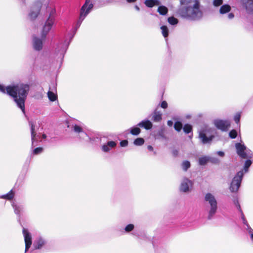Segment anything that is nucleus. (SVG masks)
Returning <instances> with one entry per match:
<instances>
[{
  "label": "nucleus",
  "mask_w": 253,
  "mask_h": 253,
  "mask_svg": "<svg viewBox=\"0 0 253 253\" xmlns=\"http://www.w3.org/2000/svg\"><path fill=\"white\" fill-rule=\"evenodd\" d=\"M128 2H135L136 0H126Z\"/></svg>",
  "instance_id": "54"
},
{
  "label": "nucleus",
  "mask_w": 253,
  "mask_h": 253,
  "mask_svg": "<svg viewBox=\"0 0 253 253\" xmlns=\"http://www.w3.org/2000/svg\"><path fill=\"white\" fill-rule=\"evenodd\" d=\"M168 21L172 25H176L178 23V20L173 16L168 18Z\"/></svg>",
  "instance_id": "31"
},
{
  "label": "nucleus",
  "mask_w": 253,
  "mask_h": 253,
  "mask_svg": "<svg viewBox=\"0 0 253 253\" xmlns=\"http://www.w3.org/2000/svg\"><path fill=\"white\" fill-rule=\"evenodd\" d=\"M30 86L27 84H12L6 86L0 84V92L11 96L23 114H25V102L26 100Z\"/></svg>",
  "instance_id": "1"
},
{
  "label": "nucleus",
  "mask_w": 253,
  "mask_h": 253,
  "mask_svg": "<svg viewBox=\"0 0 253 253\" xmlns=\"http://www.w3.org/2000/svg\"><path fill=\"white\" fill-rule=\"evenodd\" d=\"M245 228L250 235L253 233V229L250 226L249 224L246 226Z\"/></svg>",
  "instance_id": "43"
},
{
  "label": "nucleus",
  "mask_w": 253,
  "mask_h": 253,
  "mask_svg": "<svg viewBox=\"0 0 253 253\" xmlns=\"http://www.w3.org/2000/svg\"><path fill=\"white\" fill-rule=\"evenodd\" d=\"M66 47L65 48V49L64 50H62V52H65V51H66Z\"/></svg>",
  "instance_id": "58"
},
{
  "label": "nucleus",
  "mask_w": 253,
  "mask_h": 253,
  "mask_svg": "<svg viewBox=\"0 0 253 253\" xmlns=\"http://www.w3.org/2000/svg\"><path fill=\"white\" fill-rule=\"evenodd\" d=\"M23 234L24 237V241L25 243V251L27 252L32 245V237L31 234L28 231L25 229H23Z\"/></svg>",
  "instance_id": "12"
},
{
  "label": "nucleus",
  "mask_w": 253,
  "mask_h": 253,
  "mask_svg": "<svg viewBox=\"0 0 253 253\" xmlns=\"http://www.w3.org/2000/svg\"><path fill=\"white\" fill-rule=\"evenodd\" d=\"M240 118H241V113H237L234 116V120L237 124H238L240 122Z\"/></svg>",
  "instance_id": "40"
},
{
  "label": "nucleus",
  "mask_w": 253,
  "mask_h": 253,
  "mask_svg": "<svg viewBox=\"0 0 253 253\" xmlns=\"http://www.w3.org/2000/svg\"><path fill=\"white\" fill-rule=\"evenodd\" d=\"M192 2V0H180V3L182 6H185V5H189Z\"/></svg>",
  "instance_id": "37"
},
{
  "label": "nucleus",
  "mask_w": 253,
  "mask_h": 253,
  "mask_svg": "<svg viewBox=\"0 0 253 253\" xmlns=\"http://www.w3.org/2000/svg\"><path fill=\"white\" fill-rule=\"evenodd\" d=\"M217 154H218V155H219V156H221V157H223L224 155V153L222 151H218L217 152Z\"/></svg>",
  "instance_id": "48"
},
{
  "label": "nucleus",
  "mask_w": 253,
  "mask_h": 253,
  "mask_svg": "<svg viewBox=\"0 0 253 253\" xmlns=\"http://www.w3.org/2000/svg\"><path fill=\"white\" fill-rule=\"evenodd\" d=\"M93 6L91 0H85V2L82 6L80 14V17L77 22L76 30L81 26L82 22L84 19L87 14L90 12Z\"/></svg>",
  "instance_id": "5"
},
{
  "label": "nucleus",
  "mask_w": 253,
  "mask_h": 253,
  "mask_svg": "<svg viewBox=\"0 0 253 253\" xmlns=\"http://www.w3.org/2000/svg\"><path fill=\"white\" fill-rule=\"evenodd\" d=\"M55 13V9L54 8H52L51 9V11H50V14L49 16H51V17H53V15L54 14V13Z\"/></svg>",
  "instance_id": "47"
},
{
  "label": "nucleus",
  "mask_w": 253,
  "mask_h": 253,
  "mask_svg": "<svg viewBox=\"0 0 253 253\" xmlns=\"http://www.w3.org/2000/svg\"><path fill=\"white\" fill-rule=\"evenodd\" d=\"M218 160L208 156H204L199 159V164L200 165L203 166L206 165L208 162H211L212 163H216Z\"/></svg>",
  "instance_id": "16"
},
{
  "label": "nucleus",
  "mask_w": 253,
  "mask_h": 253,
  "mask_svg": "<svg viewBox=\"0 0 253 253\" xmlns=\"http://www.w3.org/2000/svg\"><path fill=\"white\" fill-rule=\"evenodd\" d=\"M192 126L189 124L185 125L183 127V130L186 133H189L192 131Z\"/></svg>",
  "instance_id": "35"
},
{
  "label": "nucleus",
  "mask_w": 253,
  "mask_h": 253,
  "mask_svg": "<svg viewBox=\"0 0 253 253\" xmlns=\"http://www.w3.org/2000/svg\"><path fill=\"white\" fill-rule=\"evenodd\" d=\"M243 220V223H244V224L245 225V226H247V225H248L249 224L248 223V222L246 220V218H244Z\"/></svg>",
  "instance_id": "52"
},
{
  "label": "nucleus",
  "mask_w": 253,
  "mask_h": 253,
  "mask_svg": "<svg viewBox=\"0 0 253 253\" xmlns=\"http://www.w3.org/2000/svg\"><path fill=\"white\" fill-rule=\"evenodd\" d=\"M193 186V182L187 178H183L181 181L180 190L184 193L190 192Z\"/></svg>",
  "instance_id": "9"
},
{
  "label": "nucleus",
  "mask_w": 253,
  "mask_h": 253,
  "mask_svg": "<svg viewBox=\"0 0 253 253\" xmlns=\"http://www.w3.org/2000/svg\"><path fill=\"white\" fill-rule=\"evenodd\" d=\"M190 167V163L188 161H185L182 163V168L183 169L186 171L188 168Z\"/></svg>",
  "instance_id": "33"
},
{
  "label": "nucleus",
  "mask_w": 253,
  "mask_h": 253,
  "mask_svg": "<svg viewBox=\"0 0 253 253\" xmlns=\"http://www.w3.org/2000/svg\"><path fill=\"white\" fill-rule=\"evenodd\" d=\"M243 175V171L241 170L239 171L233 178L230 186V189L232 192H236L238 190Z\"/></svg>",
  "instance_id": "6"
},
{
  "label": "nucleus",
  "mask_w": 253,
  "mask_h": 253,
  "mask_svg": "<svg viewBox=\"0 0 253 253\" xmlns=\"http://www.w3.org/2000/svg\"><path fill=\"white\" fill-rule=\"evenodd\" d=\"M205 201L208 205V219H211L216 213L217 210V202L214 196L208 193L205 196Z\"/></svg>",
  "instance_id": "4"
},
{
  "label": "nucleus",
  "mask_w": 253,
  "mask_h": 253,
  "mask_svg": "<svg viewBox=\"0 0 253 253\" xmlns=\"http://www.w3.org/2000/svg\"><path fill=\"white\" fill-rule=\"evenodd\" d=\"M167 124L169 126H171L173 125V122L172 121L169 120L168 121Z\"/></svg>",
  "instance_id": "50"
},
{
  "label": "nucleus",
  "mask_w": 253,
  "mask_h": 253,
  "mask_svg": "<svg viewBox=\"0 0 253 253\" xmlns=\"http://www.w3.org/2000/svg\"><path fill=\"white\" fill-rule=\"evenodd\" d=\"M140 129L137 127H132L130 129V133L132 135H137L140 133Z\"/></svg>",
  "instance_id": "30"
},
{
  "label": "nucleus",
  "mask_w": 253,
  "mask_h": 253,
  "mask_svg": "<svg viewBox=\"0 0 253 253\" xmlns=\"http://www.w3.org/2000/svg\"><path fill=\"white\" fill-rule=\"evenodd\" d=\"M29 125L31 126V137H32V146L34 145L35 141H38V135L37 136V134L35 131V126L32 122H29Z\"/></svg>",
  "instance_id": "19"
},
{
  "label": "nucleus",
  "mask_w": 253,
  "mask_h": 253,
  "mask_svg": "<svg viewBox=\"0 0 253 253\" xmlns=\"http://www.w3.org/2000/svg\"><path fill=\"white\" fill-rule=\"evenodd\" d=\"M12 206L14 209V212L18 216L20 215L21 212L23 210V207L22 206L17 205L14 203H12Z\"/></svg>",
  "instance_id": "23"
},
{
  "label": "nucleus",
  "mask_w": 253,
  "mask_h": 253,
  "mask_svg": "<svg viewBox=\"0 0 253 253\" xmlns=\"http://www.w3.org/2000/svg\"><path fill=\"white\" fill-rule=\"evenodd\" d=\"M42 151H43V148L42 147H38V148H35L33 150V153L34 155H38V154L42 153Z\"/></svg>",
  "instance_id": "39"
},
{
  "label": "nucleus",
  "mask_w": 253,
  "mask_h": 253,
  "mask_svg": "<svg viewBox=\"0 0 253 253\" xmlns=\"http://www.w3.org/2000/svg\"><path fill=\"white\" fill-rule=\"evenodd\" d=\"M250 237L252 241L253 242V233L250 234Z\"/></svg>",
  "instance_id": "56"
},
{
  "label": "nucleus",
  "mask_w": 253,
  "mask_h": 253,
  "mask_svg": "<svg viewBox=\"0 0 253 253\" xmlns=\"http://www.w3.org/2000/svg\"><path fill=\"white\" fill-rule=\"evenodd\" d=\"M154 155H156V152H154Z\"/></svg>",
  "instance_id": "59"
},
{
  "label": "nucleus",
  "mask_w": 253,
  "mask_h": 253,
  "mask_svg": "<svg viewBox=\"0 0 253 253\" xmlns=\"http://www.w3.org/2000/svg\"><path fill=\"white\" fill-rule=\"evenodd\" d=\"M144 143V140L142 138H137L134 141V144L137 146H141L143 145Z\"/></svg>",
  "instance_id": "32"
},
{
  "label": "nucleus",
  "mask_w": 253,
  "mask_h": 253,
  "mask_svg": "<svg viewBox=\"0 0 253 253\" xmlns=\"http://www.w3.org/2000/svg\"><path fill=\"white\" fill-rule=\"evenodd\" d=\"M178 14L183 18L191 20H198L203 17V12L200 8V2L195 0L193 6H181Z\"/></svg>",
  "instance_id": "2"
},
{
  "label": "nucleus",
  "mask_w": 253,
  "mask_h": 253,
  "mask_svg": "<svg viewBox=\"0 0 253 253\" xmlns=\"http://www.w3.org/2000/svg\"><path fill=\"white\" fill-rule=\"evenodd\" d=\"M252 162L250 160L246 161L244 166V169L242 170L243 171L244 174L248 172L249 168L252 165Z\"/></svg>",
  "instance_id": "26"
},
{
  "label": "nucleus",
  "mask_w": 253,
  "mask_h": 253,
  "mask_svg": "<svg viewBox=\"0 0 253 253\" xmlns=\"http://www.w3.org/2000/svg\"><path fill=\"white\" fill-rule=\"evenodd\" d=\"M162 113L156 110L152 114V120L155 122H159L162 119Z\"/></svg>",
  "instance_id": "20"
},
{
  "label": "nucleus",
  "mask_w": 253,
  "mask_h": 253,
  "mask_svg": "<svg viewBox=\"0 0 253 253\" xmlns=\"http://www.w3.org/2000/svg\"><path fill=\"white\" fill-rule=\"evenodd\" d=\"M243 6L249 13H253V0H241Z\"/></svg>",
  "instance_id": "15"
},
{
  "label": "nucleus",
  "mask_w": 253,
  "mask_h": 253,
  "mask_svg": "<svg viewBox=\"0 0 253 253\" xmlns=\"http://www.w3.org/2000/svg\"><path fill=\"white\" fill-rule=\"evenodd\" d=\"M234 15L232 13H230L227 15V17L229 19H232L234 18Z\"/></svg>",
  "instance_id": "46"
},
{
  "label": "nucleus",
  "mask_w": 253,
  "mask_h": 253,
  "mask_svg": "<svg viewBox=\"0 0 253 253\" xmlns=\"http://www.w3.org/2000/svg\"><path fill=\"white\" fill-rule=\"evenodd\" d=\"M174 127L177 131H180L182 127V124L180 122H176L174 125Z\"/></svg>",
  "instance_id": "34"
},
{
  "label": "nucleus",
  "mask_w": 253,
  "mask_h": 253,
  "mask_svg": "<svg viewBox=\"0 0 253 253\" xmlns=\"http://www.w3.org/2000/svg\"><path fill=\"white\" fill-rule=\"evenodd\" d=\"M161 107L162 108L166 109L168 107V103L166 101H163L161 104Z\"/></svg>",
  "instance_id": "44"
},
{
  "label": "nucleus",
  "mask_w": 253,
  "mask_h": 253,
  "mask_svg": "<svg viewBox=\"0 0 253 253\" xmlns=\"http://www.w3.org/2000/svg\"><path fill=\"white\" fill-rule=\"evenodd\" d=\"M243 220V223H244V224L245 225V226H247V225H248L249 224L248 223V222L246 220V218H244Z\"/></svg>",
  "instance_id": "53"
},
{
  "label": "nucleus",
  "mask_w": 253,
  "mask_h": 253,
  "mask_svg": "<svg viewBox=\"0 0 253 253\" xmlns=\"http://www.w3.org/2000/svg\"><path fill=\"white\" fill-rule=\"evenodd\" d=\"M40 12V9L36 8L31 10L29 14V18L31 20L35 19L38 16Z\"/></svg>",
  "instance_id": "21"
},
{
  "label": "nucleus",
  "mask_w": 253,
  "mask_h": 253,
  "mask_svg": "<svg viewBox=\"0 0 253 253\" xmlns=\"http://www.w3.org/2000/svg\"><path fill=\"white\" fill-rule=\"evenodd\" d=\"M134 225L132 224H129L127 225L125 228V230L126 232L131 231L134 229Z\"/></svg>",
  "instance_id": "38"
},
{
  "label": "nucleus",
  "mask_w": 253,
  "mask_h": 253,
  "mask_svg": "<svg viewBox=\"0 0 253 253\" xmlns=\"http://www.w3.org/2000/svg\"><path fill=\"white\" fill-rule=\"evenodd\" d=\"M239 211L241 213V218H242V220H243L244 218H245V216L244 215V213H243L242 210H241V211Z\"/></svg>",
  "instance_id": "49"
},
{
  "label": "nucleus",
  "mask_w": 253,
  "mask_h": 253,
  "mask_svg": "<svg viewBox=\"0 0 253 253\" xmlns=\"http://www.w3.org/2000/svg\"><path fill=\"white\" fill-rule=\"evenodd\" d=\"M158 11L161 15H166L168 11V8L165 6H160L158 8Z\"/></svg>",
  "instance_id": "27"
},
{
  "label": "nucleus",
  "mask_w": 253,
  "mask_h": 253,
  "mask_svg": "<svg viewBox=\"0 0 253 253\" xmlns=\"http://www.w3.org/2000/svg\"><path fill=\"white\" fill-rule=\"evenodd\" d=\"M13 197L14 193L12 190H11L8 193L1 196L0 198L2 199H6L7 200H11L13 198Z\"/></svg>",
  "instance_id": "28"
},
{
  "label": "nucleus",
  "mask_w": 253,
  "mask_h": 253,
  "mask_svg": "<svg viewBox=\"0 0 253 253\" xmlns=\"http://www.w3.org/2000/svg\"><path fill=\"white\" fill-rule=\"evenodd\" d=\"M117 145V143L114 141H110L103 144L101 147V150L105 153L109 152L112 149L115 148Z\"/></svg>",
  "instance_id": "13"
},
{
  "label": "nucleus",
  "mask_w": 253,
  "mask_h": 253,
  "mask_svg": "<svg viewBox=\"0 0 253 253\" xmlns=\"http://www.w3.org/2000/svg\"><path fill=\"white\" fill-rule=\"evenodd\" d=\"M137 126L143 127L146 129H150L152 128L153 124L151 121L148 120H144L137 124Z\"/></svg>",
  "instance_id": "17"
},
{
  "label": "nucleus",
  "mask_w": 253,
  "mask_h": 253,
  "mask_svg": "<svg viewBox=\"0 0 253 253\" xmlns=\"http://www.w3.org/2000/svg\"><path fill=\"white\" fill-rule=\"evenodd\" d=\"M54 22V18L51 16H49L48 19L46 21L45 24L43 26L42 37L44 39L47 34L51 30Z\"/></svg>",
  "instance_id": "8"
},
{
  "label": "nucleus",
  "mask_w": 253,
  "mask_h": 253,
  "mask_svg": "<svg viewBox=\"0 0 253 253\" xmlns=\"http://www.w3.org/2000/svg\"><path fill=\"white\" fill-rule=\"evenodd\" d=\"M135 8L137 11H139V10H140L139 6H138L137 5L135 6Z\"/></svg>",
  "instance_id": "55"
},
{
  "label": "nucleus",
  "mask_w": 253,
  "mask_h": 253,
  "mask_svg": "<svg viewBox=\"0 0 253 253\" xmlns=\"http://www.w3.org/2000/svg\"><path fill=\"white\" fill-rule=\"evenodd\" d=\"M146 5L149 7H152L155 5H159V1L158 0H146L145 1Z\"/></svg>",
  "instance_id": "24"
},
{
  "label": "nucleus",
  "mask_w": 253,
  "mask_h": 253,
  "mask_svg": "<svg viewBox=\"0 0 253 253\" xmlns=\"http://www.w3.org/2000/svg\"><path fill=\"white\" fill-rule=\"evenodd\" d=\"M213 129L205 126L198 130V138L204 144H210L214 137Z\"/></svg>",
  "instance_id": "3"
},
{
  "label": "nucleus",
  "mask_w": 253,
  "mask_h": 253,
  "mask_svg": "<svg viewBox=\"0 0 253 253\" xmlns=\"http://www.w3.org/2000/svg\"><path fill=\"white\" fill-rule=\"evenodd\" d=\"M47 96L48 99L51 101H54L57 98V96L56 94L54 93L53 92L51 91H48L47 92Z\"/></svg>",
  "instance_id": "25"
},
{
  "label": "nucleus",
  "mask_w": 253,
  "mask_h": 253,
  "mask_svg": "<svg viewBox=\"0 0 253 253\" xmlns=\"http://www.w3.org/2000/svg\"><path fill=\"white\" fill-rule=\"evenodd\" d=\"M235 147L238 155L242 158H251L253 154L252 152L248 150L247 147L240 143L235 144Z\"/></svg>",
  "instance_id": "7"
},
{
  "label": "nucleus",
  "mask_w": 253,
  "mask_h": 253,
  "mask_svg": "<svg viewBox=\"0 0 253 253\" xmlns=\"http://www.w3.org/2000/svg\"><path fill=\"white\" fill-rule=\"evenodd\" d=\"M231 10V7L228 4H224L221 6L219 12L221 14H225Z\"/></svg>",
  "instance_id": "22"
},
{
  "label": "nucleus",
  "mask_w": 253,
  "mask_h": 253,
  "mask_svg": "<svg viewBox=\"0 0 253 253\" xmlns=\"http://www.w3.org/2000/svg\"><path fill=\"white\" fill-rule=\"evenodd\" d=\"M222 0H213V4L215 6H218L222 4Z\"/></svg>",
  "instance_id": "41"
},
{
  "label": "nucleus",
  "mask_w": 253,
  "mask_h": 253,
  "mask_svg": "<svg viewBox=\"0 0 253 253\" xmlns=\"http://www.w3.org/2000/svg\"><path fill=\"white\" fill-rule=\"evenodd\" d=\"M46 243L45 240L42 238L39 237L34 242V247L36 249H40L42 248Z\"/></svg>",
  "instance_id": "18"
},
{
  "label": "nucleus",
  "mask_w": 253,
  "mask_h": 253,
  "mask_svg": "<svg viewBox=\"0 0 253 253\" xmlns=\"http://www.w3.org/2000/svg\"><path fill=\"white\" fill-rule=\"evenodd\" d=\"M161 29L162 30V33L163 36L166 38L169 35V29L166 26H162L161 27Z\"/></svg>",
  "instance_id": "29"
},
{
  "label": "nucleus",
  "mask_w": 253,
  "mask_h": 253,
  "mask_svg": "<svg viewBox=\"0 0 253 253\" xmlns=\"http://www.w3.org/2000/svg\"><path fill=\"white\" fill-rule=\"evenodd\" d=\"M46 135L45 134H43L42 135V138L43 139H45V138H46Z\"/></svg>",
  "instance_id": "57"
},
{
  "label": "nucleus",
  "mask_w": 253,
  "mask_h": 253,
  "mask_svg": "<svg viewBox=\"0 0 253 253\" xmlns=\"http://www.w3.org/2000/svg\"><path fill=\"white\" fill-rule=\"evenodd\" d=\"M147 149L150 151H153V147L152 146H151V145L148 146Z\"/></svg>",
  "instance_id": "51"
},
{
  "label": "nucleus",
  "mask_w": 253,
  "mask_h": 253,
  "mask_svg": "<svg viewBox=\"0 0 253 253\" xmlns=\"http://www.w3.org/2000/svg\"><path fill=\"white\" fill-rule=\"evenodd\" d=\"M233 203L235 205V206L237 207V208L238 209V210L241 211V208L240 205L239 203L238 200L236 199H235L233 200Z\"/></svg>",
  "instance_id": "42"
},
{
  "label": "nucleus",
  "mask_w": 253,
  "mask_h": 253,
  "mask_svg": "<svg viewBox=\"0 0 253 253\" xmlns=\"http://www.w3.org/2000/svg\"><path fill=\"white\" fill-rule=\"evenodd\" d=\"M214 125L222 131H227L230 126V122L228 120H216L214 121Z\"/></svg>",
  "instance_id": "10"
},
{
  "label": "nucleus",
  "mask_w": 253,
  "mask_h": 253,
  "mask_svg": "<svg viewBox=\"0 0 253 253\" xmlns=\"http://www.w3.org/2000/svg\"><path fill=\"white\" fill-rule=\"evenodd\" d=\"M32 44L34 49L37 51H40L42 50L43 46V42L42 40L36 37H33Z\"/></svg>",
  "instance_id": "14"
},
{
  "label": "nucleus",
  "mask_w": 253,
  "mask_h": 253,
  "mask_svg": "<svg viewBox=\"0 0 253 253\" xmlns=\"http://www.w3.org/2000/svg\"><path fill=\"white\" fill-rule=\"evenodd\" d=\"M127 144L128 141L126 140H123L120 142V145L122 147H126L127 145Z\"/></svg>",
  "instance_id": "45"
},
{
  "label": "nucleus",
  "mask_w": 253,
  "mask_h": 253,
  "mask_svg": "<svg viewBox=\"0 0 253 253\" xmlns=\"http://www.w3.org/2000/svg\"><path fill=\"white\" fill-rule=\"evenodd\" d=\"M237 136V131L235 129L231 130L229 132V136L231 138H235Z\"/></svg>",
  "instance_id": "36"
},
{
  "label": "nucleus",
  "mask_w": 253,
  "mask_h": 253,
  "mask_svg": "<svg viewBox=\"0 0 253 253\" xmlns=\"http://www.w3.org/2000/svg\"><path fill=\"white\" fill-rule=\"evenodd\" d=\"M73 131L79 134V137L80 139H83L86 141H89L90 140V138L87 135V134L84 131L83 128L77 125H75L73 126Z\"/></svg>",
  "instance_id": "11"
}]
</instances>
